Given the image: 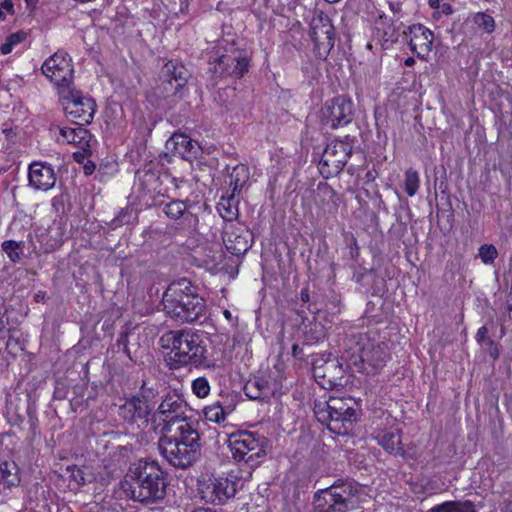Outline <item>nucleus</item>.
<instances>
[{"mask_svg":"<svg viewBox=\"0 0 512 512\" xmlns=\"http://www.w3.org/2000/svg\"><path fill=\"white\" fill-rule=\"evenodd\" d=\"M376 336L374 332L359 333L347 343V360L366 374L382 369L388 357L386 345Z\"/></svg>","mask_w":512,"mask_h":512,"instance_id":"3","label":"nucleus"},{"mask_svg":"<svg viewBox=\"0 0 512 512\" xmlns=\"http://www.w3.org/2000/svg\"><path fill=\"white\" fill-rule=\"evenodd\" d=\"M50 239L45 243V251L58 249L64 242L65 226L62 222H53L48 229Z\"/></svg>","mask_w":512,"mask_h":512,"instance_id":"27","label":"nucleus"},{"mask_svg":"<svg viewBox=\"0 0 512 512\" xmlns=\"http://www.w3.org/2000/svg\"><path fill=\"white\" fill-rule=\"evenodd\" d=\"M353 102L345 97L327 101L321 110V123L324 127L336 129L346 126L353 119Z\"/></svg>","mask_w":512,"mask_h":512,"instance_id":"14","label":"nucleus"},{"mask_svg":"<svg viewBox=\"0 0 512 512\" xmlns=\"http://www.w3.org/2000/svg\"><path fill=\"white\" fill-rule=\"evenodd\" d=\"M506 313L508 317L512 319V294H510V299L507 301Z\"/></svg>","mask_w":512,"mask_h":512,"instance_id":"48","label":"nucleus"},{"mask_svg":"<svg viewBox=\"0 0 512 512\" xmlns=\"http://www.w3.org/2000/svg\"><path fill=\"white\" fill-rule=\"evenodd\" d=\"M430 512H476V509L470 501H448L434 506Z\"/></svg>","mask_w":512,"mask_h":512,"instance_id":"28","label":"nucleus"},{"mask_svg":"<svg viewBox=\"0 0 512 512\" xmlns=\"http://www.w3.org/2000/svg\"><path fill=\"white\" fill-rule=\"evenodd\" d=\"M473 22L486 33H492L495 29L494 19L485 13H476L473 16Z\"/></svg>","mask_w":512,"mask_h":512,"instance_id":"35","label":"nucleus"},{"mask_svg":"<svg viewBox=\"0 0 512 512\" xmlns=\"http://www.w3.org/2000/svg\"><path fill=\"white\" fill-rule=\"evenodd\" d=\"M158 441L161 455L174 467L187 468L197 459L199 453V434L189 421L181 423L166 432Z\"/></svg>","mask_w":512,"mask_h":512,"instance_id":"2","label":"nucleus"},{"mask_svg":"<svg viewBox=\"0 0 512 512\" xmlns=\"http://www.w3.org/2000/svg\"><path fill=\"white\" fill-rule=\"evenodd\" d=\"M19 468L15 462L0 463V484L4 488L17 487L20 484Z\"/></svg>","mask_w":512,"mask_h":512,"instance_id":"26","label":"nucleus"},{"mask_svg":"<svg viewBox=\"0 0 512 512\" xmlns=\"http://www.w3.org/2000/svg\"><path fill=\"white\" fill-rule=\"evenodd\" d=\"M185 402L176 394H169L160 403L155 417L164 422L163 431L172 432L173 426H178L181 421H188L185 417Z\"/></svg>","mask_w":512,"mask_h":512,"instance_id":"15","label":"nucleus"},{"mask_svg":"<svg viewBox=\"0 0 512 512\" xmlns=\"http://www.w3.org/2000/svg\"><path fill=\"white\" fill-rule=\"evenodd\" d=\"M26 39V33L24 32H15L10 34L5 42L0 46V52L3 55H8L13 51V49L20 43H22Z\"/></svg>","mask_w":512,"mask_h":512,"instance_id":"33","label":"nucleus"},{"mask_svg":"<svg viewBox=\"0 0 512 512\" xmlns=\"http://www.w3.org/2000/svg\"><path fill=\"white\" fill-rule=\"evenodd\" d=\"M326 367H327V369H328V368H334V367H336V365H335V363H334V362H331V363H327V364H326Z\"/></svg>","mask_w":512,"mask_h":512,"instance_id":"53","label":"nucleus"},{"mask_svg":"<svg viewBox=\"0 0 512 512\" xmlns=\"http://www.w3.org/2000/svg\"><path fill=\"white\" fill-rule=\"evenodd\" d=\"M192 391L199 398H205L210 393V384L205 377H198L192 382Z\"/></svg>","mask_w":512,"mask_h":512,"instance_id":"37","label":"nucleus"},{"mask_svg":"<svg viewBox=\"0 0 512 512\" xmlns=\"http://www.w3.org/2000/svg\"><path fill=\"white\" fill-rule=\"evenodd\" d=\"M325 1L328 3H336V2H339L340 0H325Z\"/></svg>","mask_w":512,"mask_h":512,"instance_id":"55","label":"nucleus"},{"mask_svg":"<svg viewBox=\"0 0 512 512\" xmlns=\"http://www.w3.org/2000/svg\"><path fill=\"white\" fill-rule=\"evenodd\" d=\"M318 192L322 193L325 196H329V195H332L334 193V191L330 187H328L327 185L318 186Z\"/></svg>","mask_w":512,"mask_h":512,"instance_id":"46","label":"nucleus"},{"mask_svg":"<svg viewBox=\"0 0 512 512\" xmlns=\"http://www.w3.org/2000/svg\"><path fill=\"white\" fill-rule=\"evenodd\" d=\"M192 512H217V511L209 509V508H197V509L193 510Z\"/></svg>","mask_w":512,"mask_h":512,"instance_id":"51","label":"nucleus"},{"mask_svg":"<svg viewBox=\"0 0 512 512\" xmlns=\"http://www.w3.org/2000/svg\"><path fill=\"white\" fill-rule=\"evenodd\" d=\"M162 212L171 220H182L188 227H195L198 223V217L189 211L188 205L182 200H172L163 204Z\"/></svg>","mask_w":512,"mask_h":512,"instance_id":"21","label":"nucleus"},{"mask_svg":"<svg viewBox=\"0 0 512 512\" xmlns=\"http://www.w3.org/2000/svg\"><path fill=\"white\" fill-rule=\"evenodd\" d=\"M237 479L229 476L203 474L197 481V492L208 504H223L237 492Z\"/></svg>","mask_w":512,"mask_h":512,"instance_id":"9","label":"nucleus"},{"mask_svg":"<svg viewBox=\"0 0 512 512\" xmlns=\"http://www.w3.org/2000/svg\"><path fill=\"white\" fill-rule=\"evenodd\" d=\"M83 126L78 124L77 127H60L57 141L62 144H72L81 149L89 147L91 134Z\"/></svg>","mask_w":512,"mask_h":512,"instance_id":"22","label":"nucleus"},{"mask_svg":"<svg viewBox=\"0 0 512 512\" xmlns=\"http://www.w3.org/2000/svg\"><path fill=\"white\" fill-rule=\"evenodd\" d=\"M29 183L35 190L47 191L51 189L56 182L53 168L40 162H34L29 167Z\"/></svg>","mask_w":512,"mask_h":512,"instance_id":"20","label":"nucleus"},{"mask_svg":"<svg viewBox=\"0 0 512 512\" xmlns=\"http://www.w3.org/2000/svg\"><path fill=\"white\" fill-rule=\"evenodd\" d=\"M2 249L6 252L11 261L16 262L20 258L19 244L15 241H5L2 243Z\"/></svg>","mask_w":512,"mask_h":512,"instance_id":"39","label":"nucleus"},{"mask_svg":"<svg viewBox=\"0 0 512 512\" xmlns=\"http://www.w3.org/2000/svg\"><path fill=\"white\" fill-rule=\"evenodd\" d=\"M407 37H409V46L413 53L421 59L429 56L434 41V34L431 30L421 24H416L409 27Z\"/></svg>","mask_w":512,"mask_h":512,"instance_id":"18","label":"nucleus"},{"mask_svg":"<svg viewBox=\"0 0 512 512\" xmlns=\"http://www.w3.org/2000/svg\"><path fill=\"white\" fill-rule=\"evenodd\" d=\"M42 73L55 85L57 94L74 86V68L68 53L57 51L45 60Z\"/></svg>","mask_w":512,"mask_h":512,"instance_id":"11","label":"nucleus"},{"mask_svg":"<svg viewBox=\"0 0 512 512\" xmlns=\"http://www.w3.org/2000/svg\"><path fill=\"white\" fill-rule=\"evenodd\" d=\"M476 339L478 342H483L488 339V329L485 326H482L478 329L476 334Z\"/></svg>","mask_w":512,"mask_h":512,"instance_id":"43","label":"nucleus"},{"mask_svg":"<svg viewBox=\"0 0 512 512\" xmlns=\"http://www.w3.org/2000/svg\"><path fill=\"white\" fill-rule=\"evenodd\" d=\"M164 312L178 323H192L204 316L206 304L185 278L172 282L162 297Z\"/></svg>","mask_w":512,"mask_h":512,"instance_id":"1","label":"nucleus"},{"mask_svg":"<svg viewBox=\"0 0 512 512\" xmlns=\"http://www.w3.org/2000/svg\"><path fill=\"white\" fill-rule=\"evenodd\" d=\"M389 8L394 15H398L401 12V3L399 1H389Z\"/></svg>","mask_w":512,"mask_h":512,"instance_id":"44","label":"nucleus"},{"mask_svg":"<svg viewBox=\"0 0 512 512\" xmlns=\"http://www.w3.org/2000/svg\"><path fill=\"white\" fill-rule=\"evenodd\" d=\"M67 471L70 473V484L73 483L76 488L84 485L87 482L86 474L82 469L74 466L67 467Z\"/></svg>","mask_w":512,"mask_h":512,"instance_id":"38","label":"nucleus"},{"mask_svg":"<svg viewBox=\"0 0 512 512\" xmlns=\"http://www.w3.org/2000/svg\"><path fill=\"white\" fill-rule=\"evenodd\" d=\"M413 64H414V59L413 58L409 57V58L406 59V61H405V65L406 66H411Z\"/></svg>","mask_w":512,"mask_h":512,"instance_id":"52","label":"nucleus"},{"mask_svg":"<svg viewBox=\"0 0 512 512\" xmlns=\"http://www.w3.org/2000/svg\"><path fill=\"white\" fill-rule=\"evenodd\" d=\"M314 414L319 422L336 434L345 435L356 420V411L342 398L330 397L314 404Z\"/></svg>","mask_w":512,"mask_h":512,"instance_id":"7","label":"nucleus"},{"mask_svg":"<svg viewBox=\"0 0 512 512\" xmlns=\"http://www.w3.org/2000/svg\"><path fill=\"white\" fill-rule=\"evenodd\" d=\"M363 501V487L350 480H338L316 492L314 506L318 512H349Z\"/></svg>","mask_w":512,"mask_h":512,"instance_id":"5","label":"nucleus"},{"mask_svg":"<svg viewBox=\"0 0 512 512\" xmlns=\"http://www.w3.org/2000/svg\"><path fill=\"white\" fill-rule=\"evenodd\" d=\"M373 36L387 49L397 41L398 32L386 16L380 15L374 22Z\"/></svg>","mask_w":512,"mask_h":512,"instance_id":"23","label":"nucleus"},{"mask_svg":"<svg viewBox=\"0 0 512 512\" xmlns=\"http://www.w3.org/2000/svg\"><path fill=\"white\" fill-rule=\"evenodd\" d=\"M171 346L170 360L174 368L192 365L195 367H214L206 357V348L201 335L192 329L170 331L165 335Z\"/></svg>","mask_w":512,"mask_h":512,"instance_id":"4","label":"nucleus"},{"mask_svg":"<svg viewBox=\"0 0 512 512\" xmlns=\"http://www.w3.org/2000/svg\"><path fill=\"white\" fill-rule=\"evenodd\" d=\"M119 417L132 429L145 430L149 426L151 408L148 400L139 395L119 399L115 404Z\"/></svg>","mask_w":512,"mask_h":512,"instance_id":"12","label":"nucleus"},{"mask_svg":"<svg viewBox=\"0 0 512 512\" xmlns=\"http://www.w3.org/2000/svg\"><path fill=\"white\" fill-rule=\"evenodd\" d=\"M5 313H6V309H5L4 299H3V297L0 296V332L4 331L6 329V325L8 323Z\"/></svg>","mask_w":512,"mask_h":512,"instance_id":"41","label":"nucleus"},{"mask_svg":"<svg viewBox=\"0 0 512 512\" xmlns=\"http://www.w3.org/2000/svg\"><path fill=\"white\" fill-rule=\"evenodd\" d=\"M478 256L484 264L490 265L497 258L498 251L494 245L484 244L479 248Z\"/></svg>","mask_w":512,"mask_h":512,"instance_id":"36","label":"nucleus"},{"mask_svg":"<svg viewBox=\"0 0 512 512\" xmlns=\"http://www.w3.org/2000/svg\"><path fill=\"white\" fill-rule=\"evenodd\" d=\"M352 146L347 141L333 140L327 144L319 162V171L323 177L329 178L342 171L350 158Z\"/></svg>","mask_w":512,"mask_h":512,"instance_id":"13","label":"nucleus"},{"mask_svg":"<svg viewBox=\"0 0 512 512\" xmlns=\"http://www.w3.org/2000/svg\"><path fill=\"white\" fill-rule=\"evenodd\" d=\"M135 187L144 194L154 197L156 194H162L160 189V177L150 170H142L136 173Z\"/></svg>","mask_w":512,"mask_h":512,"instance_id":"25","label":"nucleus"},{"mask_svg":"<svg viewBox=\"0 0 512 512\" xmlns=\"http://www.w3.org/2000/svg\"><path fill=\"white\" fill-rule=\"evenodd\" d=\"M230 61L236 62L232 74L236 77H242L248 70V60L246 57H240L231 59L228 56H222L219 58V64H228Z\"/></svg>","mask_w":512,"mask_h":512,"instance_id":"34","label":"nucleus"},{"mask_svg":"<svg viewBox=\"0 0 512 512\" xmlns=\"http://www.w3.org/2000/svg\"><path fill=\"white\" fill-rule=\"evenodd\" d=\"M296 349H297V345H294V346H293V350H294V352L296 351Z\"/></svg>","mask_w":512,"mask_h":512,"instance_id":"56","label":"nucleus"},{"mask_svg":"<svg viewBox=\"0 0 512 512\" xmlns=\"http://www.w3.org/2000/svg\"><path fill=\"white\" fill-rule=\"evenodd\" d=\"M265 438L255 432L241 430L229 434L228 447L236 461H244L250 466L258 463L265 455Z\"/></svg>","mask_w":512,"mask_h":512,"instance_id":"8","label":"nucleus"},{"mask_svg":"<svg viewBox=\"0 0 512 512\" xmlns=\"http://www.w3.org/2000/svg\"><path fill=\"white\" fill-rule=\"evenodd\" d=\"M190 76L184 65L168 61L162 69L163 89L166 95H174L184 87Z\"/></svg>","mask_w":512,"mask_h":512,"instance_id":"17","label":"nucleus"},{"mask_svg":"<svg viewBox=\"0 0 512 512\" xmlns=\"http://www.w3.org/2000/svg\"><path fill=\"white\" fill-rule=\"evenodd\" d=\"M300 298L303 302H308L310 299L309 291L308 289H302L300 292Z\"/></svg>","mask_w":512,"mask_h":512,"instance_id":"49","label":"nucleus"},{"mask_svg":"<svg viewBox=\"0 0 512 512\" xmlns=\"http://www.w3.org/2000/svg\"><path fill=\"white\" fill-rule=\"evenodd\" d=\"M58 96L65 114L70 119L80 125L92 122L96 112V103L91 97L84 95L75 86L63 90Z\"/></svg>","mask_w":512,"mask_h":512,"instance_id":"10","label":"nucleus"},{"mask_svg":"<svg viewBox=\"0 0 512 512\" xmlns=\"http://www.w3.org/2000/svg\"><path fill=\"white\" fill-rule=\"evenodd\" d=\"M252 386H257L259 389H260V393L257 394V395H251L249 394V392H247L246 394L250 397V398H259L261 396H267L268 394V391H265L266 387L264 385H260L258 381H254V382H250L248 384V386L246 387V390L248 391Z\"/></svg>","mask_w":512,"mask_h":512,"instance_id":"42","label":"nucleus"},{"mask_svg":"<svg viewBox=\"0 0 512 512\" xmlns=\"http://www.w3.org/2000/svg\"><path fill=\"white\" fill-rule=\"evenodd\" d=\"M218 211L224 220H234L238 214L237 201L235 200V195H230L229 197H222L220 202L218 203Z\"/></svg>","mask_w":512,"mask_h":512,"instance_id":"29","label":"nucleus"},{"mask_svg":"<svg viewBox=\"0 0 512 512\" xmlns=\"http://www.w3.org/2000/svg\"><path fill=\"white\" fill-rule=\"evenodd\" d=\"M374 438L383 449L394 455L403 453L401 431L399 428H390L387 431H378Z\"/></svg>","mask_w":512,"mask_h":512,"instance_id":"24","label":"nucleus"},{"mask_svg":"<svg viewBox=\"0 0 512 512\" xmlns=\"http://www.w3.org/2000/svg\"><path fill=\"white\" fill-rule=\"evenodd\" d=\"M420 185V178L417 171L409 169L405 173L404 187L408 196L413 197Z\"/></svg>","mask_w":512,"mask_h":512,"instance_id":"32","label":"nucleus"},{"mask_svg":"<svg viewBox=\"0 0 512 512\" xmlns=\"http://www.w3.org/2000/svg\"><path fill=\"white\" fill-rule=\"evenodd\" d=\"M203 414L206 421L220 424L225 421L226 413L220 403L216 402L206 406L203 409Z\"/></svg>","mask_w":512,"mask_h":512,"instance_id":"31","label":"nucleus"},{"mask_svg":"<svg viewBox=\"0 0 512 512\" xmlns=\"http://www.w3.org/2000/svg\"><path fill=\"white\" fill-rule=\"evenodd\" d=\"M134 483L131 493L134 500L152 503L164 498L166 480L164 472L155 461L140 460L131 469Z\"/></svg>","mask_w":512,"mask_h":512,"instance_id":"6","label":"nucleus"},{"mask_svg":"<svg viewBox=\"0 0 512 512\" xmlns=\"http://www.w3.org/2000/svg\"><path fill=\"white\" fill-rule=\"evenodd\" d=\"M311 37L318 50L330 51L334 46V26L331 19L320 13L311 21Z\"/></svg>","mask_w":512,"mask_h":512,"instance_id":"16","label":"nucleus"},{"mask_svg":"<svg viewBox=\"0 0 512 512\" xmlns=\"http://www.w3.org/2000/svg\"><path fill=\"white\" fill-rule=\"evenodd\" d=\"M248 180V170L244 165H238L233 168L230 175V186L232 187V194L239 193Z\"/></svg>","mask_w":512,"mask_h":512,"instance_id":"30","label":"nucleus"},{"mask_svg":"<svg viewBox=\"0 0 512 512\" xmlns=\"http://www.w3.org/2000/svg\"><path fill=\"white\" fill-rule=\"evenodd\" d=\"M15 13L14 3L12 0H3L0 2V20L6 19L7 15Z\"/></svg>","mask_w":512,"mask_h":512,"instance_id":"40","label":"nucleus"},{"mask_svg":"<svg viewBox=\"0 0 512 512\" xmlns=\"http://www.w3.org/2000/svg\"><path fill=\"white\" fill-rule=\"evenodd\" d=\"M441 1L440 0H429V5L433 9L439 10Z\"/></svg>","mask_w":512,"mask_h":512,"instance_id":"50","label":"nucleus"},{"mask_svg":"<svg viewBox=\"0 0 512 512\" xmlns=\"http://www.w3.org/2000/svg\"><path fill=\"white\" fill-rule=\"evenodd\" d=\"M166 149L189 161L197 158L202 150L198 142L181 133H175L170 137L166 142Z\"/></svg>","mask_w":512,"mask_h":512,"instance_id":"19","label":"nucleus"},{"mask_svg":"<svg viewBox=\"0 0 512 512\" xmlns=\"http://www.w3.org/2000/svg\"><path fill=\"white\" fill-rule=\"evenodd\" d=\"M224 315H225V317H226V318H228V319L231 317V313H230V311H228V310H225V311H224Z\"/></svg>","mask_w":512,"mask_h":512,"instance_id":"54","label":"nucleus"},{"mask_svg":"<svg viewBox=\"0 0 512 512\" xmlns=\"http://www.w3.org/2000/svg\"><path fill=\"white\" fill-rule=\"evenodd\" d=\"M26 8L30 11H34L39 3V0H24Z\"/></svg>","mask_w":512,"mask_h":512,"instance_id":"47","label":"nucleus"},{"mask_svg":"<svg viewBox=\"0 0 512 512\" xmlns=\"http://www.w3.org/2000/svg\"><path fill=\"white\" fill-rule=\"evenodd\" d=\"M439 12L445 14V15H450L453 13V9H452V6L448 3H441L440 4V8H439Z\"/></svg>","mask_w":512,"mask_h":512,"instance_id":"45","label":"nucleus"}]
</instances>
